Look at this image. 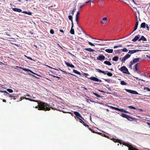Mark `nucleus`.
Listing matches in <instances>:
<instances>
[{
  "instance_id": "f257e3e1",
  "label": "nucleus",
  "mask_w": 150,
  "mask_h": 150,
  "mask_svg": "<svg viewBox=\"0 0 150 150\" xmlns=\"http://www.w3.org/2000/svg\"><path fill=\"white\" fill-rule=\"evenodd\" d=\"M49 106L47 103L44 102H40L38 104V106H36V108H38V110H42L45 111L50 110Z\"/></svg>"
},
{
  "instance_id": "f03ea898",
  "label": "nucleus",
  "mask_w": 150,
  "mask_h": 150,
  "mask_svg": "<svg viewBox=\"0 0 150 150\" xmlns=\"http://www.w3.org/2000/svg\"><path fill=\"white\" fill-rule=\"evenodd\" d=\"M119 70H120L124 73L130 74V73L129 72L128 69L125 66H122L119 69Z\"/></svg>"
},
{
  "instance_id": "7ed1b4c3",
  "label": "nucleus",
  "mask_w": 150,
  "mask_h": 150,
  "mask_svg": "<svg viewBox=\"0 0 150 150\" xmlns=\"http://www.w3.org/2000/svg\"><path fill=\"white\" fill-rule=\"evenodd\" d=\"M120 115L122 117L126 118L128 120L132 121V120H135V119L132 117L129 116L125 113H122Z\"/></svg>"
},
{
  "instance_id": "20e7f679",
  "label": "nucleus",
  "mask_w": 150,
  "mask_h": 150,
  "mask_svg": "<svg viewBox=\"0 0 150 150\" xmlns=\"http://www.w3.org/2000/svg\"><path fill=\"white\" fill-rule=\"evenodd\" d=\"M110 107L112 109H114L115 110H118V111H120V112L127 113H129V112L123 109H120L119 108L117 107H115L113 106H110Z\"/></svg>"
},
{
  "instance_id": "39448f33",
  "label": "nucleus",
  "mask_w": 150,
  "mask_h": 150,
  "mask_svg": "<svg viewBox=\"0 0 150 150\" xmlns=\"http://www.w3.org/2000/svg\"><path fill=\"white\" fill-rule=\"evenodd\" d=\"M125 90L127 92H128L130 93L136 95L139 94V93H138V92L137 91H135L132 90L130 89H125Z\"/></svg>"
},
{
  "instance_id": "423d86ee",
  "label": "nucleus",
  "mask_w": 150,
  "mask_h": 150,
  "mask_svg": "<svg viewBox=\"0 0 150 150\" xmlns=\"http://www.w3.org/2000/svg\"><path fill=\"white\" fill-rule=\"evenodd\" d=\"M141 28H146V29L149 30V27L148 25L147 24H146L145 23L143 22L141 23Z\"/></svg>"
},
{
  "instance_id": "0eeeda50",
  "label": "nucleus",
  "mask_w": 150,
  "mask_h": 150,
  "mask_svg": "<svg viewBox=\"0 0 150 150\" xmlns=\"http://www.w3.org/2000/svg\"><path fill=\"white\" fill-rule=\"evenodd\" d=\"M131 55L128 54H126L123 58L122 59L121 61L122 63H124L125 61L129 58Z\"/></svg>"
},
{
  "instance_id": "6e6552de",
  "label": "nucleus",
  "mask_w": 150,
  "mask_h": 150,
  "mask_svg": "<svg viewBox=\"0 0 150 150\" xmlns=\"http://www.w3.org/2000/svg\"><path fill=\"white\" fill-rule=\"evenodd\" d=\"M74 114L75 115L76 117L79 120H81V119H83L81 114L78 112L77 111H74Z\"/></svg>"
},
{
  "instance_id": "1a4fd4ad",
  "label": "nucleus",
  "mask_w": 150,
  "mask_h": 150,
  "mask_svg": "<svg viewBox=\"0 0 150 150\" xmlns=\"http://www.w3.org/2000/svg\"><path fill=\"white\" fill-rule=\"evenodd\" d=\"M89 79L91 80H93L94 81L101 82L102 81L100 79H98V78H97L96 77H91L89 78Z\"/></svg>"
},
{
  "instance_id": "9d476101",
  "label": "nucleus",
  "mask_w": 150,
  "mask_h": 150,
  "mask_svg": "<svg viewBox=\"0 0 150 150\" xmlns=\"http://www.w3.org/2000/svg\"><path fill=\"white\" fill-rule=\"evenodd\" d=\"M16 67H19L20 68L22 69L24 71H27V72L29 71V72H30L31 73H32L33 74H35L34 73V72H33L31 70H30L29 69H26V68H23V67H18V66H16Z\"/></svg>"
},
{
  "instance_id": "9b49d317",
  "label": "nucleus",
  "mask_w": 150,
  "mask_h": 150,
  "mask_svg": "<svg viewBox=\"0 0 150 150\" xmlns=\"http://www.w3.org/2000/svg\"><path fill=\"white\" fill-rule=\"evenodd\" d=\"M105 56L103 54H101L99 56L97 57V59L101 61L105 59Z\"/></svg>"
},
{
  "instance_id": "f8f14e48",
  "label": "nucleus",
  "mask_w": 150,
  "mask_h": 150,
  "mask_svg": "<svg viewBox=\"0 0 150 150\" xmlns=\"http://www.w3.org/2000/svg\"><path fill=\"white\" fill-rule=\"evenodd\" d=\"M141 51V50H129L128 53L130 54H133L139 51Z\"/></svg>"
},
{
  "instance_id": "ddd939ff",
  "label": "nucleus",
  "mask_w": 150,
  "mask_h": 150,
  "mask_svg": "<svg viewBox=\"0 0 150 150\" xmlns=\"http://www.w3.org/2000/svg\"><path fill=\"white\" fill-rule=\"evenodd\" d=\"M140 35H137L136 36L135 38L133 39L132 41L134 42H135L137 40H139Z\"/></svg>"
},
{
  "instance_id": "4468645a",
  "label": "nucleus",
  "mask_w": 150,
  "mask_h": 150,
  "mask_svg": "<svg viewBox=\"0 0 150 150\" xmlns=\"http://www.w3.org/2000/svg\"><path fill=\"white\" fill-rule=\"evenodd\" d=\"M65 63L66 65L68 67H69L72 68H74L75 67L71 63L67 62L66 61L65 62Z\"/></svg>"
},
{
  "instance_id": "2eb2a0df",
  "label": "nucleus",
  "mask_w": 150,
  "mask_h": 150,
  "mask_svg": "<svg viewBox=\"0 0 150 150\" xmlns=\"http://www.w3.org/2000/svg\"><path fill=\"white\" fill-rule=\"evenodd\" d=\"M74 24H71V27L70 31V33L72 35L74 34V29L73 28L74 27Z\"/></svg>"
},
{
  "instance_id": "dca6fc26",
  "label": "nucleus",
  "mask_w": 150,
  "mask_h": 150,
  "mask_svg": "<svg viewBox=\"0 0 150 150\" xmlns=\"http://www.w3.org/2000/svg\"><path fill=\"white\" fill-rule=\"evenodd\" d=\"M141 59L139 57L137 58H135L132 61V62L134 64L137 62L139 61V60H141Z\"/></svg>"
},
{
  "instance_id": "f3484780",
  "label": "nucleus",
  "mask_w": 150,
  "mask_h": 150,
  "mask_svg": "<svg viewBox=\"0 0 150 150\" xmlns=\"http://www.w3.org/2000/svg\"><path fill=\"white\" fill-rule=\"evenodd\" d=\"M12 10L13 11L18 12H20L22 11V10L19 8H12Z\"/></svg>"
},
{
  "instance_id": "a211bd4d",
  "label": "nucleus",
  "mask_w": 150,
  "mask_h": 150,
  "mask_svg": "<svg viewBox=\"0 0 150 150\" xmlns=\"http://www.w3.org/2000/svg\"><path fill=\"white\" fill-rule=\"evenodd\" d=\"M96 70L97 71H98L99 73H103L105 75L106 74V73L107 72V71H104L101 70L99 69H97Z\"/></svg>"
},
{
  "instance_id": "6ab92c4d",
  "label": "nucleus",
  "mask_w": 150,
  "mask_h": 150,
  "mask_svg": "<svg viewBox=\"0 0 150 150\" xmlns=\"http://www.w3.org/2000/svg\"><path fill=\"white\" fill-rule=\"evenodd\" d=\"M88 43L90 45H91V46H94L95 45H103V44H96V43H95L94 44H93L92 43H91V42H88Z\"/></svg>"
},
{
  "instance_id": "aec40b11",
  "label": "nucleus",
  "mask_w": 150,
  "mask_h": 150,
  "mask_svg": "<svg viewBox=\"0 0 150 150\" xmlns=\"http://www.w3.org/2000/svg\"><path fill=\"white\" fill-rule=\"evenodd\" d=\"M141 40L143 41H146L147 40L146 38H145L144 36H142L141 38L139 39V41Z\"/></svg>"
},
{
  "instance_id": "412c9836",
  "label": "nucleus",
  "mask_w": 150,
  "mask_h": 150,
  "mask_svg": "<svg viewBox=\"0 0 150 150\" xmlns=\"http://www.w3.org/2000/svg\"><path fill=\"white\" fill-rule=\"evenodd\" d=\"M84 49H85V50H86V51H88L91 52L96 51L95 50L92 49L91 48H86Z\"/></svg>"
},
{
  "instance_id": "4be33fe9",
  "label": "nucleus",
  "mask_w": 150,
  "mask_h": 150,
  "mask_svg": "<svg viewBox=\"0 0 150 150\" xmlns=\"http://www.w3.org/2000/svg\"><path fill=\"white\" fill-rule=\"evenodd\" d=\"M105 51L108 53H112L113 52V50L112 49H107L105 50Z\"/></svg>"
},
{
  "instance_id": "5701e85b",
  "label": "nucleus",
  "mask_w": 150,
  "mask_h": 150,
  "mask_svg": "<svg viewBox=\"0 0 150 150\" xmlns=\"http://www.w3.org/2000/svg\"><path fill=\"white\" fill-rule=\"evenodd\" d=\"M138 63H137V64H136L135 65V69L134 70V71H136L137 72H139L138 71Z\"/></svg>"
},
{
  "instance_id": "b1692460",
  "label": "nucleus",
  "mask_w": 150,
  "mask_h": 150,
  "mask_svg": "<svg viewBox=\"0 0 150 150\" xmlns=\"http://www.w3.org/2000/svg\"><path fill=\"white\" fill-rule=\"evenodd\" d=\"M0 92L1 93H4V95L5 96H7L8 95H9V93L7 92L6 91H2L0 90Z\"/></svg>"
},
{
  "instance_id": "393cba45",
  "label": "nucleus",
  "mask_w": 150,
  "mask_h": 150,
  "mask_svg": "<svg viewBox=\"0 0 150 150\" xmlns=\"http://www.w3.org/2000/svg\"><path fill=\"white\" fill-rule=\"evenodd\" d=\"M104 64L106 65H107L108 66H110L111 65V63L109 61H104Z\"/></svg>"
},
{
  "instance_id": "a878e982",
  "label": "nucleus",
  "mask_w": 150,
  "mask_h": 150,
  "mask_svg": "<svg viewBox=\"0 0 150 150\" xmlns=\"http://www.w3.org/2000/svg\"><path fill=\"white\" fill-rule=\"evenodd\" d=\"M118 58L119 57L118 56H115L112 58V60L113 61L116 62L118 60Z\"/></svg>"
},
{
  "instance_id": "bb28decb",
  "label": "nucleus",
  "mask_w": 150,
  "mask_h": 150,
  "mask_svg": "<svg viewBox=\"0 0 150 150\" xmlns=\"http://www.w3.org/2000/svg\"><path fill=\"white\" fill-rule=\"evenodd\" d=\"M22 13H24L25 14H28V15H30L32 14V13L30 11H29L28 12L26 11H23L22 12Z\"/></svg>"
},
{
  "instance_id": "cd10ccee",
  "label": "nucleus",
  "mask_w": 150,
  "mask_h": 150,
  "mask_svg": "<svg viewBox=\"0 0 150 150\" xmlns=\"http://www.w3.org/2000/svg\"><path fill=\"white\" fill-rule=\"evenodd\" d=\"M68 18L69 19V20H70L71 21V24H74L73 21V20H72V19H73L72 16L71 15H69L68 16Z\"/></svg>"
},
{
  "instance_id": "c85d7f7f",
  "label": "nucleus",
  "mask_w": 150,
  "mask_h": 150,
  "mask_svg": "<svg viewBox=\"0 0 150 150\" xmlns=\"http://www.w3.org/2000/svg\"><path fill=\"white\" fill-rule=\"evenodd\" d=\"M137 73L138 74H139L141 76H143L145 77H147L146 75L144 74V73H141L140 72H137Z\"/></svg>"
},
{
  "instance_id": "c756f323",
  "label": "nucleus",
  "mask_w": 150,
  "mask_h": 150,
  "mask_svg": "<svg viewBox=\"0 0 150 150\" xmlns=\"http://www.w3.org/2000/svg\"><path fill=\"white\" fill-rule=\"evenodd\" d=\"M120 84L122 85H126L127 84L124 81H120Z\"/></svg>"
},
{
  "instance_id": "7c9ffc66",
  "label": "nucleus",
  "mask_w": 150,
  "mask_h": 150,
  "mask_svg": "<svg viewBox=\"0 0 150 150\" xmlns=\"http://www.w3.org/2000/svg\"><path fill=\"white\" fill-rule=\"evenodd\" d=\"M106 74L109 76H111L112 75V74L110 72H108V71L106 73Z\"/></svg>"
},
{
  "instance_id": "2f4dec72",
  "label": "nucleus",
  "mask_w": 150,
  "mask_h": 150,
  "mask_svg": "<svg viewBox=\"0 0 150 150\" xmlns=\"http://www.w3.org/2000/svg\"><path fill=\"white\" fill-rule=\"evenodd\" d=\"M73 72L74 73H76V74H78L79 75H81L80 73L78 71H77V70H74H74H73Z\"/></svg>"
},
{
  "instance_id": "473e14b6",
  "label": "nucleus",
  "mask_w": 150,
  "mask_h": 150,
  "mask_svg": "<svg viewBox=\"0 0 150 150\" xmlns=\"http://www.w3.org/2000/svg\"><path fill=\"white\" fill-rule=\"evenodd\" d=\"M127 107L129 108L133 109L134 110H136L137 108H136L135 107L131 106H127Z\"/></svg>"
},
{
  "instance_id": "72a5a7b5",
  "label": "nucleus",
  "mask_w": 150,
  "mask_h": 150,
  "mask_svg": "<svg viewBox=\"0 0 150 150\" xmlns=\"http://www.w3.org/2000/svg\"><path fill=\"white\" fill-rule=\"evenodd\" d=\"M121 50L123 52H127L128 51V50L126 48H124L122 49Z\"/></svg>"
},
{
  "instance_id": "f704fd0d",
  "label": "nucleus",
  "mask_w": 150,
  "mask_h": 150,
  "mask_svg": "<svg viewBox=\"0 0 150 150\" xmlns=\"http://www.w3.org/2000/svg\"><path fill=\"white\" fill-rule=\"evenodd\" d=\"M93 94L95 96H96L97 97L100 98L102 97V96H100V95H99L97 93H93Z\"/></svg>"
},
{
  "instance_id": "c9c22d12",
  "label": "nucleus",
  "mask_w": 150,
  "mask_h": 150,
  "mask_svg": "<svg viewBox=\"0 0 150 150\" xmlns=\"http://www.w3.org/2000/svg\"><path fill=\"white\" fill-rule=\"evenodd\" d=\"M134 63L132 62V61H131L130 63V64L129 65V67L131 69H132V66L133 65Z\"/></svg>"
},
{
  "instance_id": "e433bc0d",
  "label": "nucleus",
  "mask_w": 150,
  "mask_h": 150,
  "mask_svg": "<svg viewBox=\"0 0 150 150\" xmlns=\"http://www.w3.org/2000/svg\"><path fill=\"white\" fill-rule=\"evenodd\" d=\"M144 90H146L148 91H150V89L147 87H144Z\"/></svg>"
},
{
  "instance_id": "4c0bfd02",
  "label": "nucleus",
  "mask_w": 150,
  "mask_h": 150,
  "mask_svg": "<svg viewBox=\"0 0 150 150\" xmlns=\"http://www.w3.org/2000/svg\"><path fill=\"white\" fill-rule=\"evenodd\" d=\"M7 91L10 93H11L13 92V90L11 89H7Z\"/></svg>"
},
{
  "instance_id": "58836bf2",
  "label": "nucleus",
  "mask_w": 150,
  "mask_h": 150,
  "mask_svg": "<svg viewBox=\"0 0 150 150\" xmlns=\"http://www.w3.org/2000/svg\"><path fill=\"white\" fill-rule=\"evenodd\" d=\"M138 24H139V21H138L137 20V19L136 22L135 23V26H136L138 27Z\"/></svg>"
},
{
  "instance_id": "ea45409f",
  "label": "nucleus",
  "mask_w": 150,
  "mask_h": 150,
  "mask_svg": "<svg viewBox=\"0 0 150 150\" xmlns=\"http://www.w3.org/2000/svg\"><path fill=\"white\" fill-rule=\"evenodd\" d=\"M135 78H136V79L137 80H139V81H140V80H141L142 81H145L144 80H143L142 79H139L138 77H135Z\"/></svg>"
},
{
  "instance_id": "a19ab883",
  "label": "nucleus",
  "mask_w": 150,
  "mask_h": 150,
  "mask_svg": "<svg viewBox=\"0 0 150 150\" xmlns=\"http://www.w3.org/2000/svg\"><path fill=\"white\" fill-rule=\"evenodd\" d=\"M25 57H26L28 59H30L31 60H33V59H32V58H31L30 57H28V56H27L25 55Z\"/></svg>"
},
{
  "instance_id": "79ce46f5",
  "label": "nucleus",
  "mask_w": 150,
  "mask_h": 150,
  "mask_svg": "<svg viewBox=\"0 0 150 150\" xmlns=\"http://www.w3.org/2000/svg\"><path fill=\"white\" fill-rule=\"evenodd\" d=\"M50 32L51 34H53L54 33V31L52 29H51L50 31Z\"/></svg>"
},
{
  "instance_id": "37998d69",
  "label": "nucleus",
  "mask_w": 150,
  "mask_h": 150,
  "mask_svg": "<svg viewBox=\"0 0 150 150\" xmlns=\"http://www.w3.org/2000/svg\"><path fill=\"white\" fill-rule=\"evenodd\" d=\"M85 76L88 79L90 78V77H88V76H89V75L88 74L85 73Z\"/></svg>"
},
{
  "instance_id": "c03bdc74",
  "label": "nucleus",
  "mask_w": 150,
  "mask_h": 150,
  "mask_svg": "<svg viewBox=\"0 0 150 150\" xmlns=\"http://www.w3.org/2000/svg\"><path fill=\"white\" fill-rule=\"evenodd\" d=\"M85 5V3H83V5H81L79 7V8H82Z\"/></svg>"
},
{
  "instance_id": "a18cd8bd",
  "label": "nucleus",
  "mask_w": 150,
  "mask_h": 150,
  "mask_svg": "<svg viewBox=\"0 0 150 150\" xmlns=\"http://www.w3.org/2000/svg\"><path fill=\"white\" fill-rule=\"evenodd\" d=\"M79 120L80 122L81 123L83 124L84 123H85L84 121L82 120L81 119V120Z\"/></svg>"
},
{
  "instance_id": "49530a36",
  "label": "nucleus",
  "mask_w": 150,
  "mask_h": 150,
  "mask_svg": "<svg viewBox=\"0 0 150 150\" xmlns=\"http://www.w3.org/2000/svg\"><path fill=\"white\" fill-rule=\"evenodd\" d=\"M78 17H76V21L77 22V23L78 24Z\"/></svg>"
},
{
  "instance_id": "de8ad7c7",
  "label": "nucleus",
  "mask_w": 150,
  "mask_h": 150,
  "mask_svg": "<svg viewBox=\"0 0 150 150\" xmlns=\"http://www.w3.org/2000/svg\"><path fill=\"white\" fill-rule=\"evenodd\" d=\"M80 13L79 11H78L77 13L76 14V17H79V15Z\"/></svg>"
},
{
  "instance_id": "09e8293b",
  "label": "nucleus",
  "mask_w": 150,
  "mask_h": 150,
  "mask_svg": "<svg viewBox=\"0 0 150 150\" xmlns=\"http://www.w3.org/2000/svg\"><path fill=\"white\" fill-rule=\"evenodd\" d=\"M104 79L105 80V81H107L109 83L110 81V80L108 79Z\"/></svg>"
},
{
  "instance_id": "8fccbe9b",
  "label": "nucleus",
  "mask_w": 150,
  "mask_h": 150,
  "mask_svg": "<svg viewBox=\"0 0 150 150\" xmlns=\"http://www.w3.org/2000/svg\"><path fill=\"white\" fill-rule=\"evenodd\" d=\"M75 11V9H74L72 11V12L71 13V14L72 15H73L74 13V12Z\"/></svg>"
},
{
  "instance_id": "3c124183",
  "label": "nucleus",
  "mask_w": 150,
  "mask_h": 150,
  "mask_svg": "<svg viewBox=\"0 0 150 150\" xmlns=\"http://www.w3.org/2000/svg\"><path fill=\"white\" fill-rule=\"evenodd\" d=\"M83 125L85 127H87L88 128V127H89V125H86L85 123H84V124H83Z\"/></svg>"
},
{
  "instance_id": "603ef678",
  "label": "nucleus",
  "mask_w": 150,
  "mask_h": 150,
  "mask_svg": "<svg viewBox=\"0 0 150 150\" xmlns=\"http://www.w3.org/2000/svg\"><path fill=\"white\" fill-rule=\"evenodd\" d=\"M103 21H106L107 20V18L106 17H105L103 18Z\"/></svg>"
},
{
  "instance_id": "864d4df0",
  "label": "nucleus",
  "mask_w": 150,
  "mask_h": 150,
  "mask_svg": "<svg viewBox=\"0 0 150 150\" xmlns=\"http://www.w3.org/2000/svg\"><path fill=\"white\" fill-rule=\"evenodd\" d=\"M54 69L55 70H57V71H60V70H62V69H61L60 68H58V69H55V68H54Z\"/></svg>"
},
{
  "instance_id": "5fc2aeb1",
  "label": "nucleus",
  "mask_w": 150,
  "mask_h": 150,
  "mask_svg": "<svg viewBox=\"0 0 150 150\" xmlns=\"http://www.w3.org/2000/svg\"><path fill=\"white\" fill-rule=\"evenodd\" d=\"M91 0H89L88 1H87L86 2H85V4H87L88 3L91 2Z\"/></svg>"
},
{
  "instance_id": "6e6d98bb",
  "label": "nucleus",
  "mask_w": 150,
  "mask_h": 150,
  "mask_svg": "<svg viewBox=\"0 0 150 150\" xmlns=\"http://www.w3.org/2000/svg\"><path fill=\"white\" fill-rule=\"evenodd\" d=\"M137 27H138L135 26L134 31H135L137 29Z\"/></svg>"
},
{
  "instance_id": "4d7b16f0",
  "label": "nucleus",
  "mask_w": 150,
  "mask_h": 150,
  "mask_svg": "<svg viewBox=\"0 0 150 150\" xmlns=\"http://www.w3.org/2000/svg\"><path fill=\"white\" fill-rule=\"evenodd\" d=\"M24 96H28V97H30L31 96L28 94H26L25 95H24Z\"/></svg>"
},
{
  "instance_id": "13d9d810",
  "label": "nucleus",
  "mask_w": 150,
  "mask_h": 150,
  "mask_svg": "<svg viewBox=\"0 0 150 150\" xmlns=\"http://www.w3.org/2000/svg\"><path fill=\"white\" fill-rule=\"evenodd\" d=\"M136 110H138L140 112H142L143 110L141 109H137Z\"/></svg>"
},
{
  "instance_id": "bf43d9fd",
  "label": "nucleus",
  "mask_w": 150,
  "mask_h": 150,
  "mask_svg": "<svg viewBox=\"0 0 150 150\" xmlns=\"http://www.w3.org/2000/svg\"><path fill=\"white\" fill-rule=\"evenodd\" d=\"M24 98L26 100H30V101H32V100L28 98H26L25 97Z\"/></svg>"
},
{
  "instance_id": "052dcab7",
  "label": "nucleus",
  "mask_w": 150,
  "mask_h": 150,
  "mask_svg": "<svg viewBox=\"0 0 150 150\" xmlns=\"http://www.w3.org/2000/svg\"><path fill=\"white\" fill-rule=\"evenodd\" d=\"M147 124L149 126V127L150 128V123L149 122H147Z\"/></svg>"
},
{
  "instance_id": "680f3d73",
  "label": "nucleus",
  "mask_w": 150,
  "mask_h": 150,
  "mask_svg": "<svg viewBox=\"0 0 150 150\" xmlns=\"http://www.w3.org/2000/svg\"><path fill=\"white\" fill-rule=\"evenodd\" d=\"M117 46H118V47H122V45L121 44L119 45H117Z\"/></svg>"
},
{
  "instance_id": "e2e57ef3",
  "label": "nucleus",
  "mask_w": 150,
  "mask_h": 150,
  "mask_svg": "<svg viewBox=\"0 0 150 150\" xmlns=\"http://www.w3.org/2000/svg\"><path fill=\"white\" fill-rule=\"evenodd\" d=\"M99 91L100 92H102V93H105V92H104V91H103L102 90H99Z\"/></svg>"
},
{
  "instance_id": "0e129e2a",
  "label": "nucleus",
  "mask_w": 150,
  "mask_h": 150,
  "mask_svg": "<svg viewBox=\"0 0 150 150\" xmlns=\"http://www.w3.org/2000/svg\"><path fill=\"white\" fill-rule=\"evenodd\" d=\"M117 47H118L117 45V46H114V47H113V48H114V49L116 48H117Z\"/></svg>"
},
{
  "instance_id": "69168bd1",
  "label": "nucleus",
  "mask_w": 150,
  "mask_h": 150,
  "mask_svg": "<svg viewBox=\"0 0 150 150\" xmlns=\"http://www.w3.org/2000/svg\"><path fill=\"white\" fill-rule=\"evenodd\" d=\"M59 31L62 32V33H64V31L62 30H60Z\"/></svg>"
},
{
  "instance_id": "338daca9",
  "label": "nucleus",
  "mask_w": 150,
  "mask_h": 150,
  "mask_svg": "<svg viewBox=\"0 0 150 150\" xmlns=\"http://www.w3.org/2000/svg\"><path fill=\"white\" fill-rule=\"evenodd\" d=\"M9 97L10 98H12V97H13V96H12V95H10L9 94Z\"/></svg>"
},
{
  "instance_id": "774afa93",
  "label": "nucleus",
  "mask_w": 150,
  "mask_h": 150,
  "mask_svg": "<svg viewBox=\"0 0 150 150\" xmlns=\"http://www.w3.org/2000/svg\"><path fill=\"white\" fill-rule=\"evenodd\" d=\"M83 32L84 33V34L86 35H88H88L87 34V33L85 32L84 31H83Z\"/></svg>"
}]
</instances>
